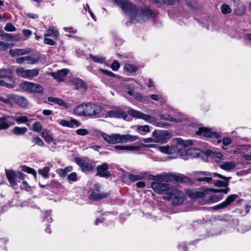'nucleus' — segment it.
Here are the masks:
<instances>
[{
	"instance_id": "1",
	"label": "nucleus",
	"mask_w": 251,
	"mask_h": 251,
	"mask_svg": "<svg viewBox=\"0 0 251 251\" xmlns=\"http://www.w3.org/2000/svg\"><path fill=\"white\" fill-rule=\"evenodd\" d=\"M104 108L98 104L93 103H86L85 115L92 118H103Z\"/></svg>"
},
{
	"instance_id": "2",
	"label": "nucleus",
	"mask_w": 251,
	"mask_h": 251,
	"mask_svg": "<svg viewBox=\"0 0 251 251\" xmlns=\"http://www.w3.org/2000/svg\"><path fill=\"white\" fill-rule=\"evenodd\" d=\"M113 1L126 14L128 15L131 20L132 19L137 9L135 5L128 0H113Z\"/></svg>"
},
{
	"instance_id": "3",
	"label": "nucleus",
	"mask_w": 251,
	"mask_h": 251,
	"mask_svg": "<svg viewBox=\"0 0 251 251\" xmlns=\"http://www.w3.org/2000/svg\"><path fill=\"white\" fill-rule=\"evenodd\" d=\"M165 198L166 199L172 200L174 205H178L184 201L185 195L180 190L175 187H172L167 196H166Z\"/></svg>"
},
{
	"instance_id": "4",
	"label": "nucleus",
	"mask_w": 251,
	"mask_h": 251,
	"mask_svg": "<svg viewBox=\"0 0 251 251\" xmlns=\"http://www.w3.org/2000/svg\"><path fill=\"white\" fill-rule=\"evenodd\" d=\"M151 14L152 11L149 8H137L132 20H135L138 23L144 22L150 19Z\"/></svg>"
},
{
	"instance_id": "5",
	"label": "nucleus",
	"mask_w": 251,
	"mask_h": 251,
	"mask_svg": "<svg viewBox=\"0 0 251 251\" xmlns=\"http://www.w3.org/2000/svg\"><path fill=\"white\" fill-rule=\"evenodd\" d=\"M197 174L203 176L212 175V176L213 177L216 176L223 179L224 180V181L220 180H213L212 183H213L217 187H227L229 185V180L231 178L230 177H226L216 173L211 174L208 172L200 171L198 172Z\"/></svg>"
},
{
	"instance_id": "6",
	"label": "nucleus",
	"mask_w": 251,
	"mask_h": 251,
	"mask_svg": "<svg viewBox=\"0 0 251 251\" xmlns=\"http://www.w3.org/2000/svg\"><path fill=\"white\" fill-rule=\"evenodd\" d=\"M20 86L23 90L27 92L38 94H42L43 92V88L39 84L24 81L20 84Z\"/></svg>"
},
{
	"instance_id": "7",
	"label": "nucleus",
	"mask_w": 251,
	"mask_h": 251,
	"mask_svg": "<svg viewBox=\"0 0 251 251\" xmlns=\"http://www.w3.org/2000/svg\"><path fill=\"white\" fill-rule=\"evenodd\" d=\"M170 184L153 182L151 184V187L153 191L158 194L166 195L167 196L172 187Z\"/></svg>"
},
{
	"instance_id": "8",
	"label": "nucleus",
	"mask_w": 251,
	"mask_h": 251,
	"mask_svg": "<svg viewBox=\"0 0 251 251\" xmlns=\"http://www.w3.org/2000/svg\"><path fill=\"white\" fill-rule=\"evenodd\" d=\"M40 70L39 69H25L24 68L20 67L17 69V75L23 78L31 79L38 75Z\"/></svg>"
},
{
	"instance_id": "9",
	"label": "nucleus",
	"mask_w": 251,
	"mask_h": 251,
	"mask_svg": "<svg viewBox=\"0 0 251 251\" xmlns=\"http://www.w3.org/2000/svg\"><path fill=\"white\" fill-rule=\"evenodd\" d=\"M103 114L104 116H103V118L110 117L126 119L127 117L126 113L123 111L120 107H115V108L109 111H105L104 109Z\"/></svg>"
},
{
	"instance_id": "10",
	"label": "nucleus",
	"mask_w": 251,
	"mask_h": 251,
	"mask_svg": "<svg viewBox=\"0 0 251 251\" xmlns=\"http://www.w3.org/2000/svg\"><path fill=\"white\" fill-rule=\"evenodd\" d=\"M152 137L155 142L164 144L171 138V135L166 130H155L152 133Z\"/></svg>"
},
{
	"instance_id": "11",
	"label": "nucleus",
	"mask_w": 251,
	"mask_h": 251,
	"mask_svg": "<svg viewBox=\"0 0 251 251\" xmlns=\"http://www.w3.org/2000/svg\"><path fill=\"white\" fill-rule=\"evenodd\" d=\"M40 57L38 54H33L21 57L16 59V62L20 64H35L37 63Z\"/></svg>"
},
{
	"instance_id": "12",
	"label": "nucleus",
	"mask_w": 251,
	"mask_h": 251,
	"mask_svg": "<svg viewBox=\"0 0 251 251\" xmlns=\"http://www.w3.org/2000/svg\"><path fill=\"white\" fill-rule=\"evenodd\" d=\"M196 134L206 138L219 139L221 137L218 133L204 127H200Z\"/></svg>"
},
{
	"instance_id": "13",
	"label": "nucleus",
	"mask_w": 251,
	"mask_h": 251,
	"mask_svg": "<svg viewBox=\"0 0 251 251\" xmlns=\"http://www.w3.org/2000/svg\"><path fill=\"white\" fill-rule=\"evenodd\" d=\"M128 113L129 115L133 117L143 119L146 122H149L150 123H152L154 121V118H152L151 115L145 114L133 109L128 110Z\"/></svg>"
},
{
	"instance_id": "14",
	"label": "nucleus",
	"mask_w": 251,
	"mask_h": 251,
	"mask_svg": "<svg viewBox=\"0 0 251 251\" xmlns=\"http://www.w3.org/2000/svg\"><path fill=\"white\" fill-rule=\"evenodd\" d=\"M139 150L140 147L138 146L116 145L114 147V151L118 153L128 151H136Z\"/></svg>"
},
{
	"instance_id": "15",
	"label": "nucleus",
	"mask_w": 251,
	"mask_h": 251,
	"mask_svg": "<svg viewBox=\"0 0 251 251\" xmlns=\"http://www.w3.org/2000/svg\"><path fill=\"white\" fill-rule=\"evenodd\" d=\"M229 191V188L228 187H226L225 189H213V191L215 194L210 197V200L213 202H217L223 199V194H226L228 193Z\"/></svg>"
},
{
	"instance_id": "16",
	"label": "nucleus",
	"mask_w": 251,
	"mask_h": 251,
	"mask_svg": "<svg viewBox=\"0 0 251 251\" xmlns=\"http://www.w3.org/2000/svg\"><path fill=\"white\" fill-rule=\"evenodd\" d=\"M76 163L81 168L83 172H90L93 169L92 164L81 158H75Z\"/></svg>"
},
{
	"instance_id": "17",
	"label": "nucleus",
	"mask_w": 251,
	"mask_h": 251,
	"mask_svg": "<svg viewBox=\"0 0 251 251\" xmlns=\"http://www.w3.org/2000/svg\"><path fill=\"white\" fill-rule=\"evenodd\" d=\"M100 189V186L99 185H96L95 189L93 190L91 194L89 196L90 199L94 200H99L104 198H106L109 196V194L107 193H101Z\"/></svg>"
},
{
	"instance_id": "18",
	"label": "nucleus",
	"mask_w": 251,
	"mask_h": 251,
	"mask_svg": "<svg viewBox=\"0 0 251 251\" xmlns=\"http://www.w3.org/2000/svg\"><path fill=\"white\" fill-rule=\"evenodd\" d=\"M187 179V177L183 176L181 175H176L172 173H164L163 174L162 177L163 180H175L177 182H183Z\"/></svg>"
},
{
	"instance_id": "19",
	"label": "nucleus",
	"mask_w": 251,
	"mask_h": 251,
	"mask_svg": "<svg viewBox=\"0 0 251 251\" xmlns=\"http://www.w3.org/2000/svg\"><path fill=\"white\" fill-rule=\"evenodd\" d=\"M11 119H13V116H4L0 117V130L7 129L11 125H14L15 123L11 121Z\"/></svg>"
},
{
	"instance_id": "20",
	"label": "nucleus",
	"mask_w": 251,
	"mask_h": 251,
	"mask_svg": "<svg viewBox=\"0 0 251 251\" xmlns=\"http://www.w3.org/2000/svg\"><path fill=\"white\" fill-rule=\"evenodd\" d=\"M108 165L106 163H103L97 167V175L101 177H107L110 176L111 174L108 171Z\"/></svg>"
},
{
	"instance_id": "21",
	"label": "nucleus",
	"mask_w": 251,
	"mask_h": 251,
	"mask_svg": "<svg viewBox=\"0 0 251 251\" xmlns=\"http://www.w3.org/2000/svg\"><path fill=\"white\" fill-rule=\"evenodd\" d=\"M10 98L12 100V101H14L21 107L25 108L28 105L27 100L24 97L12 94Z\"/></svg>"
},
{
	"instance_id": "22",
	"label": "nucleus",
	"mask_w": 251,
	"mask_h": 251,
	"mask_svg": "<svg viewBox=\"0 0 251 251\" xmlns=\"http://www.w3.org/2000/svg\"><path fill=\"white\" fill-rule=\"evenodd\" d=\"M69 72V70L67 69H63L58 70L57 72L50 73V75L54 79L59 81H62L63 77L66 76Z\"/></svg>"
},
{
	"instance_id": "23",
	"label": "nucleus",
	"mask_w": 251,
	"mask_h": 251,
	"mask_svg": "<svg viewBox=\"0 0 251 251\" xmlns=\"http://www.w3.org/2000/svg\"><path fill=\"white\" fill-rule=\"evenodd\" d=\"M59 124L63 126L66 127H74L75 126L78 127L80 125V123L79 121H78L77 120L73 119L70 121H67L65 120H60L59 122Z\"/></svg>"
},
{
	"instance_id": "24",
	"label": "nucleus",
	"mask_w": 251,
	"mask_h": 251,
	"mask_svg": "<svg viewBox=\"0 0 251 251\" xmlns=\"http://www.w3.org/2000/svg\"><path fill=\"white\" fill-rule=\"evenodd\" d=\"M177 154L181 156L184 159H189V154H192V153L194 150H186L184 148H179L178 146H176Z\"/></svg>"
},
{
	"instance_id": "25",
	"label": "nucleus",
	"mask_w": 251,
	"mask_h": 251,
	"mask_svg": "<svg viewBox=\"0 0 251 251\" xmlns=\"http://www.w3.org/2000/svg\"><path fill=\"white\" fill-rule=\"evenodd\" d=\"M30 51L29 49H16L10 50L9 54L12 57H16L27 54L30 53Z\"/></svg>"
},
{
	"instance_id": "26",
	"label": "nucleus",
	"mask_w": 251,
	"mask_h": 251,
	"mask_svg": "<svg viewBox=\"0 0 251 251\" xmlns=\"http://www.w3.org/2000/svg\"><path fill=\"white\" fill-rule=\"evenodd\" d=\"M13 71L10 69H0V78H6L10 81H13Z\"/></svg>"
},
{
	"instance_id": "27",
	"label": "nucleus",
	"mask_w": 251,
	"mask_h": 251,
	"mask_svg": "<svg viewBox=\"0 0 251 251\" xmlns=\"http://www.w3.org/2000/svg\"><path fill=\"white\" fill-rule=\"evenodd\" d=\"M205 154L207 157H210L215 159L218 162H221V160L223 159V156L220 152H217L210 150H208L206 151Z\"/></svg>"
},
{
	"instance_id": "28",
	"label": "nucleus",
	"mask_w": 251,
	"mask_h": 251,
	"mask_svg": "<svg viewBox=\"0 0 251 251\" xmlns=\"http://www.w3.org/2000/svg\"><path fill=\"white\" fill-rule=\"evenodd\" d=\"M5 174L9 183L13 186L17 185V183L15 181L16 176L15 172L12 170H5Z\"/></svg>"
},
{
	"instance_id": "29",
	"label": "nucleus",
	"mask_w": 251,
	"mask_h": 251,
	"mask_svg": "<svg viewBox=\"0 0 251 251\" xmlns=\"http://www.w3.org/2000/svg\"><path fill=\"white\" fill-rule=\"evenodd\" d=\"M219 167L226 171H230L236 167L235 163L233 161L223 162L219 165Z\"/></svg>"
},
{
	"instance_id": "30",
	"label": "nucleus",
	"mask_w": 251,
	"mask_h": 251,
	"mask_svg": "<svg viewBox=\"0 0 251 251\" xmlns=\"http://www.w3.org/2000/svg\"><path fill=\"white\" fill-rule=\"evenodd\" d=\"M147 173L146 172L141 173L138 175H134L130 173L128 175V178L131 181L135 182L137 180L144 179L147 177Z\"/></svg>"
},
{
	"instance_id": "31",
	"label": "nucleus",
	"mask_w": 251,
	"mask_h": 251,
	"mask_svg": "<svg viewBox=\"0 0 251 251\" xmlns=\"http://www.w3.org/2000/svg\"><path fill=\"white\" fill-rule=\"evenodd\" d=\"M188 196L193 199L203 198L205 196V192L203 191H197L189 190L186 192Z\"/></svg>"
},
{
	"instance_id": "32",
	"label": "nucleus",
	"mask_w": 251,
	"mask_h": 251,
	"mask_svg": "<svg viewBox=\"0 0 251 251\" xmlns=\"http://www.w3.org/2000/svg\"><path fill=\"white\" fill-rule=\"evenodd\" d=\"M159 150L165 154H172L176 152L177 147L176 146H162L159 148Z\"/></svg>"
},
{
	"instance_id": "33",
	"label": "nucleus",
	"mask_w": 251,
	"mask_h": 251,
	"mask_svg": "<svg viewBox=\"0 0 251 251\" xmlns=\"http://www.w3.org/2000/svg\"><path fill=\"white\" fill-rule=\"evenodd\" d=\"M85 108L86 103H83L79 104L75 107L74 109V113L78 116H84L85 115Z\"/></svg>"
},
{
	"instance_id": "34",
	"label": "nucleus",
	"mask_w": 251,
	"mask_h": 251,
	"mask_svg": "<svg viewBox=\"0 0 251 251\" xmlns=\"http://www.w3.org/2000/svg\"><path fill=\"white\" fill-rule=\"evenodd\" d=\"M122 143L133 142L139 139L138 136L130 134L121 135Z\"/></svg>"
},
{
	"instance_id": "35",
	"label": "nucleus",
	"mask_w": 251,
	"mask_h": 251,
	"mask_svg": "<svg viewBox=\"0 0 251 251\" xmlns=\"http://www.w3.org/2000/svg\"><path fill=\"white\" fill-rule=\"evenodd\" d=\"M27 130V128L26 127L15 126L13 129L12 132L15 135L20 136L24 135Z\"/></svg>"
},
{
	"instance_id": "36",
	"label": "nucleus",
	"mask_w": 251,
	"mask_h": 251,
	"mask_svg": "<svg viewBox=\"0 0 251 251\" xmlns=\"http://www.w3.org/2000/svg\"><path fill=\"white\" fill-rule=\"evenodd\" d=\"M73 170L72 166H68L64 169H58L56 172L60 177H64L67 176L68 173Z\"/></svg>"
},
{
	"instance_id": "37",
	"label": "nucleus",
	"mask_w": 251,
	"mask_h": 251,
	"mask_svg": "<svg viewBox=\"0 0 251 251\" xmlns=\"http://www.w3.org/2000/svg\"><path fill=\"white\" fill-rule=\"evenodd\" d=\"M42 135L45 138V141L49 144L54 140L50 132L48 129H44L42 131Z\"/></svg>"
},
{
	"instance_id": "38",
	"label": "nucleus",
	"mask_w": 251,
	"mask_h": 251,
	"mask_svg": "<svg viewBox=\"0 0 251 251\" xmlns=\"http://www.w3.org/2000/svg\"><path fill=\"white\" fill-rule=\"evenodd\" d=\"M74 83L76 89H85L86 88V85L84 81L81 79L76 78L74 80Z\"/></svg>"
},
{
	"instance_id": "39",
	"label": "nucleus",
	"mask_w": 251,
	"mask_h": 251,
	"mask_svg": "<svg viewBox=\"0 0 251 251\" xmlns=\"http://www.w3.org/2000/svg\"><path fill=\"white\" fill-rule=\"evenodd\" d=\"M127 93L129 95L132 96L134 98L136 99L137 100L141 101H143V97L142 96V95L140 94H139L138 92H135L134 91V88H133L132 90L128 91Z\"/></svg>"
},
{
	"instance_id": "40",
	"label": "nucleus",
	"mask_w": 251,
	"mask_h": 251,
	"mask_svg": "<svg viewBox=\"0 0 251 251\" xmlns=\"http://www.w3.org/2000/svg\"><path fill=\"white\" fill-rule=\"evenodd\" d=\"M89 57L90 58L95 62L103 63L105 61V58L101 55H93L90 54Z\"/></svg>"
},
{
	"instance_id": "41",
	"label": "nucleus",
	"mask_w": 251,
	"mask_h": 251,
	"mask_svg": "<svg viewBox=\"0 0 251 251\" xmlns=\"http://www.w3.org/2000/svg\"><path fill=\"white\" fill-rule=\"evenodd\" d=\"M117 143H122L121 135L120 134H111V144H116Z\"/></svg>"
},
{
	"instance_id": "42",
	"label": "nucleus",
	"mask_w": 251,
	"mask_h": 251,
	"mask_svg": "<svg viewBox=\"0 0 251 251\" xmlns=\"http://www.w3.org/2000/svg\"><path fill=\"white\" fill-rule=\"evenodd\" d=\"M124 69L130 73H135L138 70V68L136 66L129 63L125 64Z\"/></svg>"
},
{
	"instance_id": "43",
	"label": "nucleus",
	"mask_w": 251,
	"mask_h": 251,
	"mask_svg": "<svg viewBox=\"0 0 251 251\" xmlns=\"http://www.w3.org/2000/svg\"><path fill=\"white\" fill-rule=\"evenodd\" d=\"M177 143L179 145H181L184 147L191 146L193 145V142L191 140H188L184 141L180 138L177 139Z\"/></svg>"
},
{
	"instance_id": "44",
	"label": "nucleus",
	"mask_w": 251,
	"mask_h": 251,
	"mask_svg": "<svg viewBox=\"0 0 251 251\" xmlns=\"http://www.w3.org/2000/svg\"><path fill=\"white\" fill-rule=\"evenodd\" d=\"M13 119H11V121H13L15 123V121L18 123H25L28 121V118L26 116H22L18 117H13Z\"/></svg>"
},
{
	"instance_id": "45",
	"label": "nucleus",
	"mask_w": 251,
	"mask_h": 251,
	"mask_svg": "<svg viewBox=\"0 0 251 251\" xmlns=\"http://www.w3.org/2000/svg\"><path fill=\"white\" fill-rule=\"evenodd\" d=\"M221 12L224 14H229L231 12L232 9L229 6L226 4H223L221 7Z\"/></svg>"
},
{
	"instance_id": "46",
	"label": "nucleus",
	"mask_w": 251,
	"mask_h": 251,
	"mask_svg": "<svg viewBox=\"0 0 251 251\" xmlns=\"http://www.w3.org/2000/svg\"><path fill=\"white\" fill-rule=\"evenodd\" d=\"M50 171V169L48 167H45L42 169H39L38 170V173L44 177H48L49 176V173Z\"/></svg>"
},
{
	"instance_id": "47",
	"label": "nucleus",
	"mask_w": 251,
	"mask_h": 251,
	"mask_svg": "<svg viewBox=\"0 0 251 251\" xmlns=\"http://www.w3.org/2000/svg\"><path fill=\"white\" fill-rule=\"evenodd\" d=\"M11 95H8L6 98L0 96V101L7 104H12V100L10 98Z\"/></svg>"
},
{
	"instance_id": "48",
	"label": "nucleus",
	"mask_w": 251,
	"mask_h": 251,
	"mask_svg": "<svg viewBox=\"0 0 251 251\" xmlns=\"http://www.w3.org/2000/svg\"><path fill=\"white\" fill-rule=\"evenodd\" d=\"M189 150H192L195 151L192 152V154H189V158L190 157H200L201 155V154H202V153L201 151L197 150L196 149L191 148L189 149Z\"/></svg>"
},
{
	"instance_id": "49",
	"label": "nucleus",
	"mask_w": 251,
	"mask_h": 251,
	"mask_svg": "<svg viewBox=\"0 0 251 251\" xmlns=\"http://www.w3.org/2000/svg\"><path fill=\"white\" fill-rule=\"evenodd\" d=\"M237 198H238V196L236 194L230 195L226 198L225 201L227 204V205H228Z\"/></svg>"
},
{
	"instance_id": "50",
	"label": "nucleus",
	"mask_w": 251,
	"mask_h": 251,
	"mask_svg": "<svg viewBox=\"0 0 251 251\" xmlns=\"http://www.w3.org/2000/svg\"><path fill=\"white\" fill-rule=\"evenodd\" d=\"M32 130L36 132H39L42 129V126L39 122L34 123L32 125Z\"/></svg>"
},
{
	"instance_id": "51",
	"label": "nucleus",
	"mask_w": 251,
	"mask_h": 251,
	"mask_svg": "<svg viewBox=\"0 0 251 251\" xmlns=\"http://www.w3.org/2000/svg\"><path fill=\"white\" fill-rule=\"evenodd\" d=\"M22 170L24 172H25L28 174H32L35 177L36 176V171L31 168L25 166H22Z\"/></svg>"
},
{
	"instance_id": "52",
	"label": "nucleus",
	"mask_w": 251,
	"mask_h": 251,
	"mask_svg": "<svg viewBox=\"0 0 251 251\" xmlns=\"http://www.w3.org/2000/svg\"><path fill=\"white\" fill-rule=\"evenodd\" d=\"M160 119L161 120L171 121V122H175L176 120L175 118L172 117L169 114H162L159 115Z\"/></svg>"
},
{
	"instance_id": "53",
	"label": "nucleus",
	"mask_w": 251,
	"mask_h": 251,
	"mask_svg": "<svg viewBox=\"0 0 251 251\" xmlns=\"http://www.w3.org/2000/svg\"><path fill=\"white\" fill-rule=\"evenodd\" d=\"M12 47L10 44L0 41V50L5 51Z\"/></svg>"
},
{
	"instance_id": "54",
	"label": "nucleus",
	"mask_w": 251,
	"mask_h": 251,
	"mask_svg": "<svg viewBox=\"0 0 251 251\" xmlns=\"http://www.w3.org/2000/svg\"><path fill=\"white\" fill-rule=\"evenodd\" d=\"M32 141L34 144L37 145L40 147H43L44 145L43 141L38 136L32 138Z\"/></svg>"
},
{
	"instance_id": "55",
	"label": "nucleus",
	"mask_w": 251,
	"mask_h": 251,
	"mask_svg": "<svg viewBox=\"0 0 251 251\" xmlns=\"http://www.w3.org/2000/svg\"><path fill=\"white\" fill-rule=\"evenodd\" d=\"M2 39L11 41L13 40V36L11 34L2 32L1 34Z\"/></svg>"
},
{
	"instance_id": "56",
	"label": "nucleus",
	"mask_w": 251,
	"mask_h": 251,
	"mask_svg": "<svg viewBox=\"0 0 251 251\" xmlns=\"http://www.w3.org/2000/svg\"><path fill=\"white\" fill-rule=\"evenodd\" d=\"M196 180L198 182L205 181L208 183H212L213 182V179L211 177H198L196 178Z\"/></svg>"
},
{
	"instance_id": "57",
	"label": "nucleus",
	"mask_w": 251,
	"mask_h": 251,
	"mask_svg": "<svg viewBox=\"0 0 251 251\" xmlns=\"http://www.w3.org/2000/svg\"><path fill=\"white\" fill-rule=\"evenodd\" d=\"M100 134L102 137L103 139L106 141L107 143L111 144V134L108 135L105 133L103 132H100Z\"/></svg>"
},
{
	"instance_id": "58",
	"label": "nucleus",
	"mask_w": 251,
	"mask_h": 251,
	"mask_svg": "<svg viewBox=\"0 0 251 251\" xmlns=\"http://www.w3.org/2000/svg\"><path fill=\"white\" fill-rule=\"evenodd\" d=\"M151 98L155 101H162L164 100L163 96L160 94H152L151 95Z\"/></svg>"
},
{
	"instance_id": "59",
	"label": "nucleus",
	"mask_w": 251,
	"mask_h": 251,
	"mask_svg": "<svg viewBox=\"0 0 251 251\" xmlns=\"http://www.w3.org/2000/svg\"><path fill=\"white\" fill-rule=\"evenodd\" d=\"M7 31L13 32L16 30V28L10 23H7L4 27Z\"/></svg>"
},
{
	"instance_id": "60",
	"label": "nucleus",
	"mask_w": 251,
	"mask_h": 251,
	"mask_svg": "<svg viewBox=\"0 0 251 251\" xmlns=\"http://www.w3.org/2000/svg\"><path fill=\"white\" fill-rule=\"evenodd\" d=\"M50 211H46L44 214V221H47L48 223H51L52 222V219L50 216Z\"/></svg>"
},
{
	"instance_id": "61",
	"label": "nucleus",
	"mask_w": 251,
	"mask_h": 251,
	"mask_svg": "<svg viewBox=\"0 0 251 251\" xmlns=\"http://www.w3.org/2000/svg\"><path fill=\"white\" fill-rule=\"evenodd\" d=\"M83 6H84V8L85 11H88L89 13L90 14L91 17H92V18L95 21H96V16H95V15L94 14V13H93V12L91 10L90 7H89V5L88 4H86L85 5H84Z\"/></svg>"
},
{
	"instance_id": "62",
	"label": "nucleus",
	"mask_w": 251,
	"mask_h": 251,
	"mask_svg": "<svg viewBox=\"0 0 251 251\" xmlns=\"http://www.w3.org/2000/svg\"><path fill=\"white\" fill-rule=\"evenodd\" d=\"M77 134L81 136H85L88 134L87 129L84 128H79L76 130Z\"/></svg>"
},
{
	"instance_id": "63",
	"label": "nucleus",
	"mask_w": 251,
	"mask_h": 251,
	"mask_svg": "<svg viewBox=\"0 0 251 251\" xmlns=\"http://www.w3.org/2000/svg\"><path fill=\"white\" fill-rule=\"evenodd\" d=\"M120 68V64L118 61L115 60L111 65V68L114 71H117Z\"/></svg>"
},
{
	"instance_id": "64",
	"label": "nucleus",
	"mask_w": 251,
	"mask_h": 251,
	"mask_svg": "<svg viewBox=\"0 0 251 251\" xmlns=\"http://www.w3.org/2000/svg\"><path fill=\"white\" fill-rule=\"evenodd\" d=\"M68 179L70 181H76L77 180V174L75 172L72 173L68 176Z\"/></svg>"
}]
</instances>
